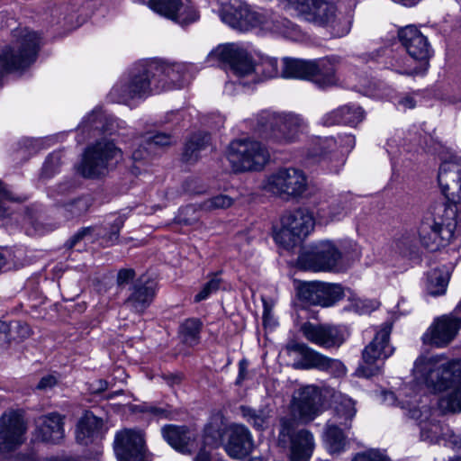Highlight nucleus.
<instances>
[{
  "label": "nucleus",
  "mask_w": 461,
  "mask_h": 461,
  "mask_svg": "<svg viewBox=\"0 0 461 461\" xmlns=\"http://www.w3.org/2000/svg\"><path fill=\"white\" fill-rule=\"evenodd\" d=\"M417 372L425 375L426 383L435 392L450 391L441 404L452 412L461 411V362L447 360L443 355L419 357L414 363Z\"/></svg>",
  "instance_id": "obj_1"
},
{
  "label": "nucleus",
  "mask_w": 461,
  "mask_h": 461,
  "mask_svg": "<svg viewBox=\"0 0 461 461\" xmlns=\"http://www.w3.org/2000/svg\"><path fill=\"white\" fill-rule=\"evenodd\" d=\"M209 58L221 61L239 77L254 74L256 81H262L281 77L276 59L261 57L255 62L247 50L235 43L218 46L210 52Z\"/></svg>",
  "instance_id": "obj_2"
},
{
  "label": "nucleus",
  "mask_w": 461,
  "mask_h": 461,
  "mask_svg": "<svg viewBox=\"0 0 461 461\" xmlns=\"http://www.w3.org/2000/svg\"><path fill=\"white\" fill-rule=\"evenodd\" d=\"M41 44V38L34 31L17 28L13 32L12 41L0 50V86L5 74L25 69L36 60Z\"/></svg>",
  "instance_id": "obj_3"
},
{
  "label": "nucleus",
  "mask_w": 461,
  "mask_h": 461,
  "mask_svg": "<svg viewBox=\"0 0 461 461\" xmlns=\"http://www.w3.org/2000/svg\"><path fill=\"white\" fill-rule=\"evenodd\" d=\"M421 245L429 251L438 250L454 238L461 234V209L455 204L444 205L442 213L436 217H426L418 230Z\"/></svg>",
  "instance_id": "obj_4"
},
{
  "label": "nucleus",
  "mask_w": 461,
  "mask_h": 461,
  "mask_svg": "<svg viewBox=\"0 0 461 461\" xmlns=\"http://www.w3.org/2000/svg\"><path fill=\"white\" fill-rule=\"evenodd\" d=\"M306 127V122L298 114L265 111L258 117L256 131L264 139L278 143H289Z\"/></svg>",
  "instance_id": "obj_5"
},
{
  "label": "nucleus",
  "mask_w": 461,
  "mask_h": 461,
  "mask_svg": "<svg viewBox=\"0 0 461 461\" xmlns=\"http://www.w3.org/2000/svg\"><path fill=\"white\" fill-rule=\"evenodd\" d=\"M227 158L236 173L261 171L270 160L267 148L251 139L232 140L227 151Z\"/></svg>",
  "instance_id": "obj_6"
},
{
  "label": "nucleus",
  "mask_w": 461,
  "mask_h": 461,
  "mask_svg": "<svg viewBox=\"0 0 461 461\" xmlns=\"http://www.w3.org/2000/svg\"><path fill=\"white\" fill-rule=\"evenodd\" d=\"M122 158V151L113 140H100L86 148L79 171L85 177H99L115 167Z\"/></svg>",
  "instance_id": "obj_7"
},
{
  "label": "nucleus",
  "mask_w": 461,
  "mask_h": 461,
  "mask_svg": "<svg viewBox=\"0 0 461 461\" xmlns=\"http://www.w3.org/2000/svg\"><path fill=\"white\" fill-rule=\"evenodd\" d=\"M263 189L281 198H297L307 189V177L301 169L280 167L266 176Z\"/></svg>",
  "instance_id": "obj_8"
},
{
  "label": "nucleus",
  "mask_w": 461,
  "mask_h": 461,
  "mask_svg": "<svg viewBox=\"0 0 461 461\" xmlns=\"http://www.w3.org/2000/svg\"><path fill=\"white\" fill-rule=\"evenodd\" d=\"M278 446L290 448V461H309L314 449V438L307 429L295 431V420L282 418L277 437Z\"/></svg>",
  "instance_id": "obj_9"
},
{
  "label": "nucleus",
  "mask_w": 461,
  "mask_h": 461,
  "mask_svg": "<svg viewBox=\"0 0 461 461\" xmlns=\"http://www.w3.org/2000/svg\"><path fill=\"white\" fill-rule=\"evenodd\" d=\"M391 331L392 324L384 323L373 340L365 347L363 364L357 370L359 375L369 378L380 373L381 366L378 363L392 356L394 350L390 344Z\"/></svg>",
  "instance_id": "obj_10"
},
{
  "label": "nucleus",
  "mask_w": 461,
  "mask_h": 461,
  "mask_svg": "<svg viewBox=\"0 0 461 461\" xmlns=\"http://www.w3.org/2000/svg\"><path fill=\"white\" fill-rule=\"evenodd\" d=\"M28 425L23 410L8 409L0 416V456L14 452L26 441Z\"/></svg>",
  "instance_id": "obj_11"
},
{
  "label": "nucleus",
  "mask_w": 461,
  "mask_h": 461,
  "mask_svg": "<svg viewBox=\"0 0 461 461\" xmlns=\"http://www.w3.org/2000/svg\"><path fill=\"white\" fill-rule=\"evenodd\" d=\"M342 260V253L337 246L330 240H321L303 252L298 263L305 270L313 272L337 271Z\"/></svg>",
  "instance_id": "obj_12"
},
{
  "label": "nucleus",
  "mask_w": 461,
  "mask_h": 461,
  "mask_svg": "<svg viewBox=\"0 0 461 461\" xmlns=\"http://www.w3.org/2000/svg\"><path fill=\"white\" fill-rule=\"evenodd\" d=\"M401 43L409 55L422 62L420 68L396 69L401 75L414 76L424 73L429 66V59L432 55V49L420 31L414 25H407L398 32Z\"/></svg>",
  "instance_id": "obj_13"
},
{
  "label": "nucleus",
  "mask_w": 461,
  "mask_h": 461,
  "mask_svg": "<svg viewBox=\"0 0 461 461\" xmlns=\"http://www.w3.org/2000/svg\"><path fill=\"white\" fill-rule=\"evenodd\" d=\"M285 349L288 352L296 353L301 357V359L295 363V366L298 368H315L321 371H326L336 377L343 376L346 374V367L341 361L330 358L312 349L303 342L290 340L286 344Z\"/></svg>",
  "instance_id": "obj_14"
},
{
  "label": "nucleus",
  "mask_w": 461,
  "mask_h": 461,
  "mask_svg": "<svg viewBox=\"0 0 461 461\" xmlns=\"http://www.w3.org/2000/svg\"><path fill=\"white\" fill-rule=\"evenodd\" d=\"M151 70V61H145L137 64L130 72L127 81L116 85L112 94L118 95L122 101H128L134 98H142L148 96L153 92L152 80L153 72Z\"/></svg>",
  "instance_id": "obj_15"
},
{
  "label": "nucleus",
  "mask_w": 461,
  "mask_h": 461,
  "mask_svg": "<svg viewBox=\"0 0 461 461\" xmlns=\"http://www.w3.org/2000/svg\"><path fill=\"white\" fill-rule=\"evenodd\" d=\"M221 21L230 27L244 32L257 26H267V17L263 12L252 9L241 0H230L221 11Z\"/></svg>",
  "instance_id": "obj_16"
},
{
  "label": "nucleus",
  "mask_w": 461,
  "mask_h": 461,
  "mask_svg": "<svg viewBox=\"0 0 461 461\" xmlns=\"http://www.w3.org/2000/svg\"><path fill=\"white\" fill-rule=\"evenodd\" d=\"M305 20L326 27L333 37H343L350 30L351 20L348 16L338 12L337 7L325 0H321L305 17Z\"/></svg>",
  "instance_id": "obj_17"
},
{
  "label": "nucleus",
  "mask_w": 461,
  "mask_h": 461,
  "mask_svg": "<svg viewBox=\"0 0 461 461\" xmlns=\"http://www.w3.org/2000/svg\"><path fill=\"white\" fill-rule=\"evenodd\" d=\"M343 296V288L338 284L313 281L303 283L298 288L299 299L310 305L330 307Z\"/></svg>",
  "instance_id": "obj_18"
},
{
  "label": "nucleus",
  "mask_w": 461,
  "mask_h": 461,
  "mask_svg": "<svg viewBox=\"0 0 461 461\" xmlns=\"http://www.w3.org/2000/svg\"><path fill=\"white\" fill-rule=\"evenodd\" d=\"M339 414L345 417L344 429L339 428L337 424L329 421L326 424L324 431V442L330 454H340L346 450L348 444L344 429L351 427V420L356 415L355 402L350 398H344L337 409Z\"/></svg>",
  "instance_id": "obj_19"
},
{
  "label": "nucleus",
  "mask_w": 461,
  "mask_h": 461,
  "mask_svg": "<svg viewBox=\"0 0 461 461\" xmlns=\"http://www.w3.org/2000/svg\"><path fill=\"white\" fill-rule=\"evenodd\" d=\"M113 448L118 461H149L144 435L140 430L125 429L118 431Z\"/></svg>",
  "instance_id": "obj_20"
},
{
  "label": "nucleus",
  "mask_w": 461,
  "mask_h": 461,
  "mask_svg": "<svg viewBox=\"0 0 461 461\" xmlns=\"http://www.w3.org/2000/svg\"><path fill=\"white\" fill-rule=\"evenodd\" d=\"M407 391V387L399 391L397 400L401 408L407 409L410 418L419 421L420 438L422 440L429 443L436 442L441 434L439 424L433 421L427 422V420L429 419V417H427L429 409L426 406L422 407L423 410L418 408L417 404L420 398L416 393L413 395L411 394L409 399H404V397H408Z\"/></svg>",
  "instance_id": "obj_21"
},
{
  "label": "nucleus",
  "mask_w": 461,
  "mask_h": 461,
  "mask_svg": "<svg viewBox=\"0 0 461 461\" xmlns=\"http://www.w3.org/2000/svg\"><path fill=\"white\" fill-rule=\"evenodd\" d=\"M460 329L461 318L456 317L454 312L435 319L421 339L426 345L444 348L456 338Z\"/></svg>",
  "instance_id": "obj_22"
},
{
  "label": "nucleus",
  "mask_w": 461,
  "mask_h": 461,
  "mask_svg": "<svg viewBox=\"0 0 461 461\" xmlns=\"http://www.w3.org/2000/svg\"><path fill=\"white\" fill-rule=\"evenodd\" d=\"M299 330L309 342L325 349L338 348L345 341L342 330L330 323L305 321Z\"/></svg>",
  "instance_id": "obj_23"
},
{
  "label": "nucleus",
  "mask_w": 461,
  "mask_h": 461,
  "mask_svg": "<svg viewBox=\"0 0 461 461\" xmlns=\"http://www.w3.org/2000/svg\"><path fill=\"white\" fill-rule=\"evenodd\" d=\"M292 411L303 422L313 420L321 411V393L313 385H306L294 392Z\"/></svg>",
  "instance_id": "obj_24"
},
{
  "label": "nucleus",
  "mask_w": 461,
  "mask_h": 461,
  "mask_svg": "<svg viewBox=\"0 0 461 461\" xmlns=\"http://www.w3.org/2000/svg\"><path fill=\"white\" fill-rule=\"evenodd\" d=\"M281 236H290V241L295 243L307 237L314 229L316 220L313 213L300 208L285 214L282 219Z\"/></svg>",
  "instance_id": "obj_25"
},
{
  "label": "nucleus",
  "mask_w": 461,
  "mask_h": 461,
  "mask_svg": "<svg viewBox=\"0 0 461 461\" xmlns=\"http://www.w3.org/2000/svg\"><path fill=\"white\" fill-rule=\"evenodd\" d=\"M438 181L447 199L445 205L455 204L461 209V165L454 161H444L438 170Z\"/></svg>",
  "instance_id": "obj_26"
},
{
  "label": "nucleus",
  "mask_w": 461,
  "mask_h": 461,
  "mask_svg": "<svg viewBox=\"0 0 461 461\" xmlns=\"http://www.w3.org/2000/svg\"><path fill=\"white\" fill-rule=\"evenodd\" d=\"M151 72H153V79L156 77H165L167 81L158 79V83H154L155 93L158 94L162 91L180 88L185 82V75L187 67L185 64L151 61Z\"/></svg>",
  "instance_id": "obj_27"
},
{
  "label": "nucleus",
  "mask_w": 461,
  "mask_h": 461,
  "mask_svg": "<svg viewBox=\"0 0 461 461\" xmlns=\"http://www.w3.org/2000/svg\"><path fill=\"white\" fill-rule=\"evenodd\" d=\"M103 425L102 419L87 411L78 420L75 432L77 442L80 445H95L96 457L102 454L99 442L103 438Z\"/></svg>",
  "instance_id": "obj_28"
},
{
  "label": "nucleus",
  "mask_w": 461,
  "mask_h": 461,
  "mask_svg": "<svg viewBox=\"0 0 461 461\" xmlns=\"http://www.w3.org/2000/svg\"><path fill=\"white\" fill-rule=\"evenodd\" d=\"M164 439L176 451L191 454L197 447V433L187 426L167 424L162 427Z\"/></svg>",
  "instance_id": "obj_29"
},
{
  "label": "nucleus",
  "mask_w": 461,
  "mask_h": 461,
  "mask_svg": "<svg viewBox=\"0 0 461 461\" xmlns=\"http://www.w3.org/2000/svg\"><path fill=\"white\" fill-rule=\"evenodd\" d=\"M156 295L153 281L139 279L130 287L124 305L132 312L142 314L150 306Z\"/></svg>",
  "instance_id": "obj_30"
},
{
  "label": "nucleus",
  "mask_w": 461,
  "mask_h": 461,
  "mask_svg": "<svg viewBox=\"0 0 461 461\" xmlns=\"http://www.w3.org/2000/svg\"><path fill=\"white\" fill-rule=\"evenodd\" d=\"M227 441L224 448L233 458H243L253 447V439L249 429L244 425L234 424L227 430Z\"/></svg>",
  "instance_id": "obj_31"
},
{
  "label": "nucleus",
  "mask_w": 461,
  "mask_h": 461,
  "mask_svg": "<svg viewBox=\"0 0 461 461\" xmlns=\"http://www.w3.org/2000/svg\"><path fill=\"white\" fill-rule=\"evenodd\" d=\"M65 416L50 412L39 417L36 420L35 438L48 443H59L65 436Z\"/></svg>",
  "instance_id": "obj_32"
},
{
  "label": "nucleus",
  "mask_w": 461,
  "mask_h": 461,
  "mask_svg": "<svg viewBox=\"0 0 461 461\" xmlns=\"http://www.w3.org/2000/svg\"><path fill=\"white\" fill-rule=\"evenodd\" d=\"M337 59L334 57H326L311 60V77L314 84L325 88L337 84L336 77Z\"/></svg>",
  "instance_id": "obj_33"
},
{
  "label": "nucleus",
  "mask_w": 461,
  "mask_h": 461,
  "mask_svg": "<svg viewBox=\"0 0 461 461\" xmlns=\"http://www.w3.org/2000/svg\"><path fill=\"white\" fill-rule=\"evenodd\" d=\"M364 119V111L357 105H343L328 113L321 118L324 126L345 124L356 126Z\"/></svg>",
  "instance_id": "obj_34"
},
{
  "label": "nucleus",
  "mask_w": 461,
  "mask_h": 461,
  "mask_svg": "<svg viewBox=\"0 0 461 461\" xmlns=\"http://www.w3.org/2000/svg\"><path fill=\"white\" fill-rule=\"evenodd\" d=\"M114 120L101 111H93L80 126V130L83 132L88 131L93 137L100 133L112 135L114 132Z\"/></svg>",
  "instance_id": "obj_35"
},
{
  "label": "nucleus",
  "mask_w": 461,
  "mask_h": 461,
  "mask_svg": "<svg viewBox=\"0 0 461 461\" xmlns=\"http://www.w3.org/2000/svg\"><path fill=\"white\" fill-rule=\"evenodd\" d=\"M281 77L310 80L311 60L285 58L282 61Z\"/></svg>",
  "instance_id": "obj_36"
},
{
  "label": "nucleus",
  "mask_w": 461,
  "mask_h": 461,
  "mask_svg": "<svg viewBox=\"0 0 461 461\" xmlns=\"http://www.w3.org/2000/svg\"><path fill=\"white\" fill-rule=\"evenodd\" d=\"M211 137L206 132H197L193 134L186 141L183 152V159L185 162L192 163L198 159L199 154L210 143Z\"/></svg>",
  "instance_id": "obj_37"
},
{
  "label": "nucleus",
  "mask_w": 461,
  "mask_h": 461,
  "mask_svg": "<svg viewBox=\"0 0 461 461\" xmlns=\"http://www.w3.org/2000/svg\"><path fill=\"white\" fill-rule=\"evenodd\" d=\"M203 322L196 318L186 319L178 330L181 341L190 347L196 346L200 342Z\"/></svg>",
  "instance_id": "obj_38"
},
{
  "label": "nucleus",
  "mask_w": 461,
  "mask_h": 461,
  "mask_svg": "<svg viewBox=\"0 0 461 461\" xmlns=\"http://www.w3.org/2000/svg\"><path fill=\"white\" fill-rule=\"evenodd\" d=\"M93 203L89 195H82L72 199L62 205L64 216L68 219L79 218L85 215Z\"/></svg>",
  "instance_id": "obj_39"
},
{
  "label": "nucleus",
  "mask_w": 461,
  "mask_h": 461,
  "mask_svg": "<svg viewBox=\"0 0 461 461\" xmlns=\"http://www.w3.org/2000/svg\"><path fill=\"white\" fill-rule=\"evenodd\" d=\"M200 15L194 5L191 4H184L177 0V7L170 16V20L181 26H186L196 22Z\"/></svg>",
  "instance_id": "obj_40"
},
{
  "label": "nucleus",
  "mask_w": 461,
  "mask_h": 461,
  "mask_svg": "<svg viewBox=\"0 0 461 461\" xmlns=\"http://www.w3.org/2000/svg\"><path fill=\"white\" fill-rule=\"evenodd\" d=\"M228 429L221 421L210 422L204 429V444L212 447L224 446V435H227Z\"/></svg>",
  "instance_id": "obj_41"
},
{
  "label": "nucleus",
  "mask_w": 461,
  "mask_h": 461,
  "mask_svg": "<svg viewBox=\"0 0 461 461\" xmlns=\"http://www.w3.org/2000/svg\"><path fill=\"white\" fill-rule=\"evenodd\" d=\"M393 249L402 257L412 258L418 256V246L415 237L405 232L393 241Z\"/></svg>",
  "instance_id": "obj_42"
},
{
  "label": "nucleus",
  "mask_w": 461,
  "mask_h": 461,
  "mask_svg": "<svg viewBox=\"0 0 461 461\" xmlns=\"http://www.w3.org/2000/svg\"><path fill=\"white\" fill-rule=\"evenodd\" d=\"M242 417L256 429L264 430L267 425L268 414L263 409L256 410L249 406H240Z\"/></svg>",
  "instance_id": "obj_43"
},
{
  "label": "nucleus",
  "mask_w": 461,
  "mask_h": 461,
  "mask_svg": "<svg viewBox=\"0 0 461 461\" xmlns=\"http://www.w3.org/2000/svg\"><path fill=\"white\" fill-rule=\"evenodd\" d=\"M343 206L340 203H333L330 205L321 206L317 211V220L320 224H328L329 222L339 219L343 214Z\"/></svg>",
  "instance_id": "obj_44"
},
{
  "label": "nucleus",
  "mask_w": 461,
  "mask_h": 461,
  "mask_svg": "<svg viewBox=\"0 0 461 461\" xmlns=\"http://www.w3.org/2000/svg\"><path fill=\"white\" fill-rule=\"evenodd\" d=\"M134 409L142 413H148L151 417L158 419L173 420V411L167 406H157L149 402H142L134 407Z\"/></svg>",
  "instance_id": "obj_45"
},
{
  "label": "nucleus",
  "mask_w": 461,
  "mask_h": 461,
  "mask_svg": "<svg viewBox=\"0 0 461 461\" xmlns=\"http://www.w3.org/2000/svg\"><path fill=\"white\" fill-rule=\"evenodd\" d=\"M234 199L227 194H219L209 198L199 204V208L205 212L230 208Z\"/></svg>",
  "instance_id": "obj_46"
},
{
  "label": "nucleus",
  "mask_w": 461,
  "mask_h": 461,
  "mask_svg": "<svg viewBox=\"0 0 461 461\" xmlns=\"http://www.w3.org/2000/svg\"><path fill=\"white\" fill-rule=\"evenodd\" d=\"M447 279L440 273L432 272L428 278L427 291L430 295L438 296L445 294Z\"/></svg>",
  "instance_id": "obj_47"
},
{
  "label": "nucleus",
  "mask_w": 461,
  "mask_h": 461,
  "mask_svg": "<svg viewBox=\"0 0 461 461\" xmlns=\"http://www.w3.org/2000/svg\"><path fill=\"white\" fill-rule=\"evenodd\" d=\"M8 325H10V343L12 341H23L30 338L32 333L31 327L24 321H13Z\"/></svg>",
  "instance_id": "obj_48"
},
{
  "label": "nucleus",
  "mask_w": 461,
  "mask_h": 461,
  "mask_svg": "<svg viewBox=\"0 0 461 461\" xmlns=\"http://www.w3.org/2000/svg\"><path fill=\"white\" fill-rule=\"evenodd\" d=\"M123 219L122 217H117L111 224L109 231L106 233H103L100 230H95V234L102 238L105 246L113 245L119 239V233L121 229L123 226Z\"/></svg>",
  "instance_id": "obj_49"
},
{
  "label": "nucleus",
  "mask_w": 461,
  "mask_h": 461,
  "mask_svg": "<svg viewBox=\"0 0 461 461\" xmlns=\"http://www.w3.org/2000/svg\"><path fill=\"white\" fill-rule=\"evenodd\" d=\"M221 282V278H220L216 274H212L211 279L205 283L200 292L195 294L194 302L200 303L209 298L211 294L216 293L220 289Z\"/></svg>",
  "instance_id": "obj_50"
},
{
  "label": "nucleus",
  "mask_w": 461,
  "mask_h": 461,
  "mask_svg": "<svg viewBox=\"0 0 461 461\" xmlns=\"http://www.w3.org/2000/svg\"><path fill=\"white\" fill-rule=\"evenodd\" d=\"M148 5L154 12L169 19L177 7V0H149Z\"/></svg>",
  "instance_id": "obj_51"
},
{
  "label": "nucleus",
  "mask_w": 461,
  "mask_h": 461,
  "mask_svg": "<svg viewBox=\"0 0 461 461\" xmlns=\"http://www.w3.org/2000/svg\"><path fill=\"white\" fill-rule=\"evenodd\" d=\"M144 141L155 153L156 149L171 145L173 142V137L170 134L156 132L152 135L149 134L145 136Z\"/></svg>",
  "instance_id": "obj_52"
},
{
  "label": "nucleus",
  "mask_w": 461,
  "mask_h": 461,
  "mask_svg": "<svg viewBox=\"0 0 461 461\" xmlns=\"http://www.w3.org/2000/svg\"><path fill=\"white\" fill-rule=\"evenodd\" d=\"M61 165V155L60 152H52L50 154L42 167V174L50 177L51 176L57 169Z\"/></svg>",
  "instance_id": "obj_53"
},
{
  "label": "nucleus",
  "mask_w": 461,
  "mask_h": 461,
  "mask_svg": "<svg viewBox=\"0 0 461 461\" xmlns=\"http://www.w3.org/2000/svg\"><path fill=\"white\" fill-rule=\"evenodd\" d=\"M351 461H391L390 458L378 449H369L354 456Z\"/></svg>",
  "instance_id": "obj_54"
},
{
  "label": "nucleus",
  "mask_w": 461,
  "mask_h": 461,
  "mask_svg": "<svg viewBox=\"0 0 461 461\" xmlns=\"http://www.w3.org/2000/svg\"><path fill=\"white\" fill-rule=\"evenodd\" d=\"M304 18L321 3V0H287Z\"/></svg>",
  "instance_id": "obj_55"
},
{
  "label": "nucleus",
  "mask_w": 461,
  "mask_h": 461,
  "mask_svg": "<svg viewBox=\"0 0 461 461\" xmlns=\"http://www.w3.org/2000/svg\"><path fill=\"white\" fill-rule=\"evenodd\" d=\"M18 201L12 194L5 189L2 182H0V218H5L9 214V207L6 205L8 202Z\"/></svg>",
  "instance_id": "obj_56"
},
{
  "label": "nucleus",
  "mask_w": 461,
  "mask_h": 461,
  "mask_svg": "<svg viewBox=\"0 0 461 461\" xmlns=\"http://www.w3.org/2000/svg\"><path fill=\"white\" fill-rule=\"evenodd\" d=\"M153 153V150L143 140L140 142L139 147L132 151L131 158L135 162H140L148 160Z\"/></svg>",
  "instance_id": "obj_57"
},
{
  "label": "nucleus",
  "mask_w": 461,
  "mask_h": 461,
  "mask_svg": "<svg viewBox=\"0 0 461 461\" xmlns=\"http://www.w3.org/2000/svg\"><path fill=\"white\" fill-rule=\"evenodd\" d=\"M96 227H84L76 232L67 242L66 246L68 249H73L79 241H81L86 236L95 233Z\"/></svg>",
  "instance_id": "obj_58"
},
{
  "label": "nucleus",
  "mask_w": 461,
  "mask_h": 461,
  "mask_svg": "<svg viewBox=\"0 0 461 461\" xmlns=\"http://www.w3.org/2000/svg\"><path fill=\"white\" fill-rule=\"evenodd\" d=\"M59 383V377L54 374H49L43 375L38 384L36 385V389L43 392H47L53 387H55Z\"/></svg>",
  "instance_id": "obj_59"
},
{
  "label": "nucleus",
  "mask_w": 461,
  "mask_h": 461,
  "mask_svg": "<svg viewBox=\"0 0 461 461\" xmlns=\"http://www.w3.org/2000/svg\"><path fill=\"white\" fill-rule=\"evenodd\" d=\"M136 273L132 268H122L117 274V285L123 286L135 278Z\"/></svg>",
  "instance_id": "obj_60"
},
{
  "label": "nucleus",
  "mask_w": 461,
  "mask_h": 461,
  "mask_svg": "<svg viewBox=\"0 0 461 461\" xmlns=\"http://www.w3.org/2000/svg\"><path fill=\"white\" fill-rule=\"evenodd\" d=\"M10 325L7 322L0 321V347H5L10 344Z\"/></svg>",
  "instance_id": "obj_61"
},
{
  "label": "nucleus",
  "mask_w": 461,
  "mask_h": 461,
  "mask_svg": "<svg viewBox=\"0 0 461 461\" xmlns=\"http://www.w3.org/2000/svg\"><path fill=\"white\" fill-rule=\"evenodd\" d=\"M418 95L419 93L408 94L399 100V104L402 105L404 109H413L417 104L415 97Z\"/></svg>",
  "instance_id": "obj_62"
},
{
  "label": "nucleus",
  "mask_w": 461,
  "mask_h": 461,
  "mask_svg": "<svg viewBox=\"0 0 461 461\" xmlns=\"http://www.w3.org/2000/svg\"><path fill=\"white\" fill-rule=\"evenodd\" d=\"M48 461H84V459L77 456L62 453L48 457Z\"/></svg>",
  "instance_id": "obj_63"
},
{
  "label": "nucleus",
  "mask_w": 461,
  "mask_h": 461,
  "mask_svg": "<svg viewBox=\"0 0 461 461\" xmlns=\"http://www.w3.org/2000/svg\"><path fill=\"white\" fill-rule=\"evenodd\" d=\"M346 151H350L355 146V137L353 135H345L341 138Z\"/></svg>",
  "instance_id": "obj_64"
}]
</instances>
